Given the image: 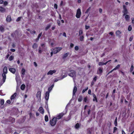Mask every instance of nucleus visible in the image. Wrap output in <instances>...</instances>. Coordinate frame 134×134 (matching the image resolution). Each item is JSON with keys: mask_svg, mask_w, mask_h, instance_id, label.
<instances>
[{"mask_svg": "<svg viewBox=\"0 0 134 134\" xmlns=\"http://www.w3.org/2000/svg\"><path fill=\"white\" fill-rule=\"evenodd\" d=\"M7 69L6 66H5L3 69V73L2 74L3 81L1 80L0 81V85H2L5 82L6 79L5 74L7 73Z\"/></svg>", "mask_w": 134, "mask_h": 134, "instance_id": "f257e3e1", "label": "nucleus"}, {"mask_svg": "<svg viewBox=\"0 0 134 134\" xmlns=\"http://www.w3.org/2000/svg\"><path fill=\"white\" fill-rule=\"evenodd\" d=\"M56 118L55 117H54L50 121V123L51 126H53L56 124Z\"/></svg>", "mask_w": 134, "mask_h": 134, "instance_id": "f03ea898", "label": "nucleus"}, {"mask_svg": "<svg viewBox=\"0 0 134 134\" xmlns=\"http://www.w3.org/2000/svg\"><path fill=\"white\" fill-rule=\"evenodd\" d=\"M62 49V48L61 47H56L53 49L52 51L53 52V53L56 54L59 52Z\"/></svg>", "mask_w": 134, "mask_h": 134, "instance_id": "7ed1b4c3", "label": "nucleus"}, {"mask_svg": "<svg viewBox=\"0 0 134 134\" xmlns=\"http://www.w3.org/2000/svg\"><path fill=\"white\" fill-rule=\"evenodd\" d=\"M70 73L68 74V75L72 77H75L76 72L74 70H72L70 71Z\"/></svg>", "mask_w": 134, "mask_h": 134, "instance_id": "20e7f679", "label": "nucleus"}, {"mask_svg": "<svg viewBox=\"0 0 134 134\" xmlns=\"http://www.w3.org/2000/svg\"><path fill=\"white\" fill-rule=\"evenodd\" d=\"M81 14V9L80 8H78L77 10L76 16L77 18H79L80 17Z\"/></svg>", "mask_w": 134, "mask_h": 134, "instance_id": "39448f33", "label": "nucleus"}, {"mask_svg": "<svg viewBox=\"0 0 134 134\" xmlns=\"http://www.w3.org/2000/svg\"><path fill=\"white\" fill-rule=\"evenodd\" d=\"M123 10L122 11V13H124L123 15L125 16L126 14H128V12L127 10V9L126 6L124 5H123Z\"/></svg>", "mask_w": 134, "mask_h": 134, "instance_id": "423d86ee", "label": "nucleus"}, {"mask_svg": "<svg viewBox=\"0 0 134 134\" xmlns=\"http://www.w3.org/2000/svg\"><path fill=\"white\" fill-rule=\"evenodd\" d=\"M18 31L16 30L14 31V33L11 34V36L13 37H16V36H18Z\"/></svg>", "mask_w": 134, "mask_h": 134, "instance_id": "0eeeda50", "label": "nucleus"}, {"mask_svg": "<svg viewBox=\"0 0 134 134\" xmlns=\"http://www.w3.org/2000/svg\"><path fill=\"white\" fill-rule=\"evenodd\" d=\"M56 72V70H50L47 73V75H52L53 73H55Z\"/></svg>", "mask_w": 134, "mask_h": 134, "instance_id": "6e6552de", "label": "nucleus"}, {"mask_svg": "<svg viewBox=\"0 0 134 134\" xmlns=\"http://www.w3.org/2000/svg\"><path fill=\"white\" fill-rule=\"evenodd\" d=\"M6 21L8 23H10L12 19L10 15H9L7 16L6 18Z\"/></svg>", "mask_w": 134, "mask_h": 134, "instance_id": "1a4fd4ad", "label": "nucleus"}, {"mask_svg": "<svg viewBox=\"0 0 134 134\" xmlns=\"http://www.w3.org/2000/svg\"><path fill=\"white\" fill-rule=\"evenodd\" d=\"M103 68H99L97 72V74H100L102 73L103 72Z\"/></svg>", "mask_w": 134, "mask_h": 134, "instance_id": "9d476101", "label": "nucleus"}, {"mask_svg": "<svg viewBox=\"0 0 134 134\" xmlns=\"http://www.w3.org/2000/svg\"><path fill=\"white\" fill-rule=\"evenodd\" d=\"M49 92H47L46 93L45 98L46 100L47 101L49 99Z\"/></svg>", "mask_w": 134, "mask_h": 134, "instance_id": "9b49d317", "label": "nucleus"}, {"mask_svg": "<svg viewBox=\"0 0 134 134\" xmlns=\"http://www.w3.org/2000/svg\"><path fill=\"white\" fill-rule=\"evenodd\" d=\"M41 92L40 91H38L37 93L36 97L38 98L41 99Z\"/></svg>", "mask_w": 134, "mask_h": 134, "instance_id": "f8f14e48", "label": "nucleus"}, {"mask_svg": "<svg viewBox=\"0 0 134 134\" xmlns=\"http://www.w3.org/2000/svg\"><path fill=\"white\" fill-rule=\"evenodd\" d=\"M16 95V93H15L14 94L12 95L10 97L11 100L12 101V100L14 99Z\"/></svg>", "mask_w": 134, "mask_h": 134, "instance_id": "ddd939ff", "label": "nucleus"}, {"mask_svg": "<svg viewBox=\"0 0 134 134\" xmlns=\"http://www.w3.org/2000/svg\"><path fill=\"white\" fill-rule=\"evenodd\" d=\"M9 70L11 72H12L13 74H14L16 71L15 69L14 68H9Z\"/></svg>", "mask_w": 134, "mask_h": 134, "instance_id": "4468645a", "label": "nucleus"}, {"mask_svg": "<svg viewBox=\"0 0 134 134\" xmlns=\"http://www.w3.org/2000/svg\"><path fill=\"white\" fill-rule=\"evenodd\" d=\"M121 33V32L119 30L116 31V36H118L119 37H120V34Z\"/></svg>", "mask_w": 134, "mask_h": 134, "instance_id": "2eb2a0df", "label": "nucleus"}, {"mask_svg": "<svg viewBox=\"0 0 134 134\" xmlns=\"http://www.w3.org/2000/svg\"><path fill=\"white\" fill-rule=\"evenodd\" d=\"M77 91V88L76 86H75L74 87L73 92V96L75 94V93Z\"/></svg>", "mask_w": 134, "mask_h": 134, "instance_id": "dca6fc26", "label": "nucleus"}, {"mask_svg": "<svg viewBox=\"0 0 134 134\" xmlns=\"http://www.w3.org/2000/svg\"><path fill=\"white\" fill-rule=\"evenodd\" d=\"M43 50L44 51V49L43 48L42 49V48L40 47H39L38 48V53H39L41 54Z\"/></svg>", "mask_w": 134, "mask_h": 134, "instance_id": "f3484780", "label": "nucleus"}, {"mask_svg": "<svg viewBox=\"0 0 134 134\" xmlns=\"http://www.w3.org/2000/svg\"><path fill=\"white\" fill-rule=\"evenodd\" d=\"M40 112L42 114H43L44 113V110L42 107H40L39 109Z\"/></svg>", "mask_w": 134, "mask_h": 134, "instance_id": "a211bd4d", "label": "nucleus"}, {"mask_svg": "<svg viewBox=\"0 0 134 134\" xmlns=\"http://www.w3.org/2000/svg\"><path fill=\"white\" fill-rule=\"evenodd\" d=\"M5 9L2 7L0 6V11L2 12H5Z\"/></svg>", "mask_w": 134, "mask_h": 134, "instance_id": "6ab92c4d", "label": "nucleus"}, {"mask_svg": "<svg viewBox=\"0 0 134 134\" xmlns=\"http://www.w3.org/2000/svg\"><path fill=\"white\" fill-rule=\"evenodd\" d=\"M37 47L38 45L36 43H34L32 46V48L34 49L37 48Z\"/></svg>", "mask_w": 134, "mask_h": 134, "instance_id": "aec40b11", "label": "nucleus"}, {"mask_svg": "<svg viewBox=\"0 0 134 134\" xmlns=\"http://www.w3.org/2000/svg\"><path fill=\"white\" fill-rule=\"evenodd\" d=\"M130 17L128 15H126L125 16V18L126 21H128L129 20Z\"/></svg>", "mask_w": 134, "mask_h": 134, "instance_id": "412c9836", "label": "nucleus"}, {"mask_svg": "<svg viewBox=\"0 0 134 134\" xmlns=\"http://www.w3.org/2000/svg\"><path fill=\"white\" fill-rule=\"evenodd\" d=\"M25 87V85L24 84H23L21 85L20 87V88L22 90H24Z\"/></svg>", "mask_w": 134, "mask_h": 134, "instance_id": "4be33fe9", "label": "nucleus"}, {"mask_svg": "<svg viewBox=\"0 0 134 134\" xmlns=\"http://www.w3.org/2000/svg\"><path fill=\"white\" fill-rule=\"evenodd\" d=\"M117 118L116 117V118L115 119V120L114 122L115 125L116 126H117Z\"/></svg>", "mask_w": 134, "mask_h": 134, "instance_id": "5701e85b", "label": "nucleus"}, {"mask_svg": "<svg viewBox=\"0 0 134 134\" xmlns=\"http://www.w3.org/2000/svg\"><path fill=\"white\" fill-rule=\"evenodd\" d=\"M41 46L42 48L44 49H46V48L45 47V44H41Z\"/></svg>", "mask_w": 134, "mask_h": 134, "instance_id": "b1692460", "label": "nucleus"}, {"mask_svg": "<svg viewBox=\"0 0 134 134\" xmlns=\"http://www.w3.org/2000/svg\"><path fill=\"white\" fill-rule=\"evenodd\" d=\"M68 54H69L68 53H66L64 55L63 57V59L65 58L66 57L68 56Z\"/></svg>", "mask_w": 134, "mask_h": 134, "instance_id": "393cba45", "label": "nucleus"}, {"mask_svg": "<svg viewBox=\"0 0 134 134\" xmlns=\"http://www.w3.org/2000/svg\"><path fill=\"white\" fill-rule=\"evenodd\" d=\"M45 120L46 122L48 121V117L47 115H46L45 116Z\"/></svg>", "mask_w": 134, "mask_h": 134, "instance_id": "a878e982", "label": "nucleus"}, {"mask_svg": "<svg viewBox=\"0 0 134 134\" xmlns=\"http://www.w3.org/2000/svg\"><path fill=\"white\" fill-rule=\"evenodd\" d=\"M25 69L23 68L22 69V70H21V73L23 75H24L25 74Z\"/></svg>", "mask_w": 134, "mask_h": 134, "instance_id": "bb28decb", "label": "nucleus"}, {"mask_svg": "<svg viewBox=\"0 0 134 134\" xmlns=\"http://www.w3.org/2000/svg\"><path fill=\"white\" fill-rule=\"evenodd\" d=\"M14 57L13 55L11 56L9 58V59L10 61H11L13 59Z\"/></svg>", "mask_w": 134, "mask_h": 134, "instance_id": "cd10ccee", "label": "nucleus"}, {"mask_svg": "<svg viewBox=\"0 0 134 134\" xmlns=\"http://www.w3.org/2000/svg\"><path fill=\"white\" fill-rule=\"evenodd\" d=\"M82 97L81 96H80L79 98L78 99V101L80 102L82 100Z\"/></svg>", "mask_w": 134, "mask_h": 134, "instance_id": "c85d7f7f", "label": "nucleus"}, {"mask_svg": "<svg viewBox=\"0 0 134 134\" xmlns=\"http://www.w3.org/2000/svg\"><path fill=\"white\" fill-rule=\"evenodd\" d=\"M92 95L93 97L94 98H95L96 101V102H97V100L96 95L93 93Z\"/></svg>", "mask_w": 134, "mask_h": 134, "instance_id": "c756f323", "label": "nucleus"}, {"mask_svg": "<svg viewBox=\"0 0 134 134\" xmlns=\"http://www.w3.org/2000/svg\"><path fill=\"white\" fill-rule=\"evenodd\" d=\"M79 127V125L78 123H77L75 126V127L76 129H78Z\"/></svg>", "mask_w": 134, "mask_h": 134, "instance_id": "7c9ffc66", "label": "nucleus"}, {"mask_svg": "<svg viewBox=\"0 0 134 134\" xmlns=\"http://www.w3.org/2000/svg\"><path fill=\"white\" fill-rule=\"evenodd\" d=\"M51 27V25H47L45 28V30L46 31L47 30Z\"/></svg>", "mask_w": 134, "mask_h": 134, "instance_id": "2f4dec72", "label": "nucleus"}, {"mask_svg": "<svg viewBox=\"0 0 134 134\" xmlns=\"http://www.w3.org/2000/svg\"><path fill=\"white\" fill-rule=\"evenodd\" d=\"M67 76V74H65L63 75L62 77L60 79H62L65 77H66Z\"/></svg>", "mask_w": 134, "mask_h": 134, "instance_id": "473e14b6", "label": "nucleus"}, {"mask_svg": "<svg viewBox=\"0 0 134 134\" xmlns=\"http://www.w3.org/2000/svg\"><path fill=\"white\" fill-rule=\"evenodd\" d=\"M84 38L83 36H81L80 38V41H83V40Z\"/></svg>", "mask_w": 134, "mask_h": 134, "instance_id": "72a5a7b5", "label": "nucleus"}, {"mask_svg": "<svg viewBox=\"0 0 134 134\" xmlns=\"http://www.w3.org/2000/svg\"><path fill=\"white\" fill-rule=\"evenodd\" d=\"M0 30L1 32H3L4 31V27L2 26L0 27Z\"/></svg>", "mask_w": 134, "mask_h": 134, "instance_id": "f704fd0d", "label": "nucleus"}, {"mask_svg": "<svg viewBox=\"0 0 134 134\" xmlns=\"http://www.w3.org/2000/svg\"><path fill=\"white\" fill-rule=\"evenodd\" d=\"M120 66V65L118 64L116 67H115L114 69V70H116V69H118Z\"/></svg>", "mask_w": 134, "mask_h": 134, "instance_id": "c9c22d12", "label": "nucleus"}, {"mask_svg": "<svg viewBox=\"0 0 134 134\" xmlns=\"http://www.w3.org/2000/svg\"><path fill=\"white\" fill-rule=\"evenodd\" d=\"M4 103V99H2L1 101V104L2 105H3Z\"/></svg>", "mask_w": 134, "mask_h": 134, "instance_id": "e433bc0d", "label": "nucleus"}, {"mask_svg": "<svg viewBox=\"0 0 134 134\" xmlns=\"http://www.w3.org/2000/svg\"><path fill=\"white\" fill-rule=\"evenodd\" d=\"M65 114L64 113H60L59 114V115L61 117V118H62Z\"/></svg>", "mask_w": 134, "mask_h": 134, "instance_id": "4c0bfd02", "label": "nucleus"}, {"mask_svg": "<svg viewBox=\"0 0 134 134\" xmlns=\"http://www.w3.org/2000/svg\"><path fill=\"white\" fill-rule=\"evenodd\" d=\"M132 30V27L131 25H129L128 27V30L130 31Z\"/></svg>", "mask_w": 134, "mask_h": 134, "instance_id": "58836bf2", "label": "nucleus"}, {"mask_svg": "<svg viewBox=\"0 0 134 134\" xmlns=\"http://www.w3.org/2000/svg\"><path fill=\"white\" fill-rule=\"evenodd\" d=\"M91 8L90 7H89L86 10L85 12L86 13H88L89 11L90 10Z\"/></svg>", "mask_w": 134, "mask_h": 134, "instance_id": "ea45409f", "label": "nucleus"}, {"mask_svg": "<svg viewBox=\"0 0 134 134\" xmlns=\"http://www.w3.org/2000/svg\"><path fill=\"white\" fill-rule=\"evenodd\" d=\"M21 17H18L16 20V21L18 22L21 19Z\"/></svg>", "mask_w": 134, "mask_h": 134, "instance_id": "a19ab883", "label": "nucleus"}, {"mask_svg": "<svg viewBox=\"0 0 134 134\" xmlns=\"http://www.w3.org/2000/svg\"><path fill=\"white\" fill-rule=\"evenodd\" d=\"M61 118V117L60 116H59V115L57 116L56 118H56V120H57V119H60Z\"/></svg>", "mask_w": 134, "mask_h": 134, "instance_id": "79ce46f5", "label": "nucleus"}, {"mask_svg": "<svg viewBox=\"0 0 134 134\" xmlns=\"http://www.w3.org/2000/svg\"><path fill=\"white\" fill-rule=\"evenodd\" d=\"M36 33V32L34 30L33 31H30V33L32 34H35Z\"/></svg>", "mask_w": 134, "mask_h": 134, "instance_id": "37998d69", "label": "nucleus"}, {"mask_svg": "<svg viewBox=\"0 0 134 134\" xmlns=\"http://www.w3.org/2000/svg\"><path fill=\"white\" fill-rule=\"evenodd\" d=\"M99 65L101 66L104 65L103 63L101 62H100L99 63Z\"/></svg>", "mask_w": 134, "mask_h": 134, "instance_id": "c03bdc74", "label": "nucleus"}, {"mask_svg": "<svg viewBox=\"0 0 134 134\" xmlns=\"http://www.w3.org/2000/svg\"><path fill=\"white\" fill-rule=\"evenodd\" d=\"M88 89V87H87L86 88L83 89V90L82 92L83 93H84Z\"/></svg>", "mask_w": 134, "mask_h": 134, "instance_id": "a18cd8bd", "label": "nucleus"}, {"mask_svg": "<svg viewBox=\"0 0 134 134\" xmlns=\"http://www.w3.org/2000/svg\"><path fill=\"white\" fill-rule=\"evenodd\" d=\"M83 33L82 31V30H79V35H80L81 34H82Z\"/></svg>", "mask_w": 134, "mask_h": 134, "instance_id": "49530a36", "label": "nucleus"}, {"mask_svg": "<svg viewBox=\"0 0 134 134\" xmlns=\"http://www.w3.org/2000/svg\"><path fill=\"white\" fill-rule=\"evenodd\" d=\"M117 128L116 127H114V131H113V133H114L117 130Z\"/></svg>", "mask_w": 134, "mask_h": 134, "instance_id": "de8ad7c7", "label": "nucleus"}, {"mask_svg": "<svg viewBox=\"0 0 134 134\" xmlns=\"http://www.w3.org/2000/svg\"><path fill=\"white\" fill-rule=\"evenodd\" d=\"M133 67L132 65H131V68H130V71L131 72L132 71L133 69Z\"/></svg>", "mask_w": 134, "mask_h": 134, "instance_id": "09e8293b", "label": "nucleus"}, {"mask_svg": "<svg viewBox=\"0 0 134 134\" xmlns=\"http://www.w3.org/2000/svg\"><path fill=\"white\" fill-rule=\"evenodd\" d=\"M133 38V36H131L130 37V39H129L130 41H131L132 40Z\"/></svg>", "mask_w": 134, "mask_h": 134, "instance_id": "8fccbe9b", "label": "nucleus"}, {"mask_svg": "<svg viewBox=\"0 0 134 134\" xmlns=\"http://www.w3.org/2000/svg\"><path fill=\"white\" fill-rule=\"evenodd\" d=\"M42 32H41L39 34L38 36V38H40V37L42 35Z\"/></svg>", "mask_w": 134, "mask_h": 134, "instance_id": "3c124183", "label": "nucleus"}, {"mask_svg": "<svg viewBox=\"0 0 134 134\" xmlns=\"http://www.w3.org/2000/svg\"><path fill=\"white\" fill-rule=\"evenodd\" d=\"M57 23L58 25L60 26V21L59 20H58L57 21Z\"/></svg>", "mask_w": 134, "mask_h": 134, "instance_id": "603ef678", "label": "nucleus"}, {"mask_svg": "<svg viewBox=\"0 0 134 134\" xmlns=\"http://www.w3.org/2000/svg\"><path fill=\"white\" fill-rule=\"evenodd\" d=\"M8 4V3L6 1H5L4 3V4L5 5H7Z\"/></svg>", "mask_w": 134, "mask_h": 134, "instance_id": "864d4df0", "label": "nucleus"}, {"mask_svg": "<svg viewBox=\"0 0 134 134\" xmlns=\"http://www.w3.org/2000/svg\"><path fill=\"white\" fill-rule=\"evenodd\" d=\"M75 49L76 51H77L79 49V47L77 46H76L75 47Z\"/></svg>", "mask_w": 134, "mask_h": 134, "instance_id": "5fc2aeb1", "label": "nucleus"}, {"mask_svg": "<svg viewBox=\"0 0 134 134\" xmlns=\"http://www.w3.org/2000/svg\"><path fill=\"white\" fill-rule=\"evenodd\" d=\"M52 88H51V87H49L48 89V92H49V93H50V92L51 91Z\"/></svg>", "mask_w": 134, "mask_h": 134, "instance_id": "6e6d98bb", "label": "nucleus"}, {"mask_svg": "<svg viewBox=\"0 0 134 134\" xmlns=\"http://www.w3.org/2000/svg\"><path fill=\"white\" fill-rule=\"evenodd\" d=\"M10 51L12 52H14L15 51V50L14 49H10Z\"/></svg>", "mask_w": 134, "mask_h": 134, "instance_id": "4d7b16f0", "label": "nucleus"}, {"mask_svg": "<svg viewBox=\"0 0 134 134\" xmlns=\"http://www.w3.org/2000/svg\"><path fill=\"white\" fill-rule=\"evenodd\" d=\"M132 20V23L133 24H134V19L133 18H131Z\"/></svg>", "mask_w": 134, "mask_h": 134, "instance_id": "13d9d810", "label": "nucleus"}, {"mask_svg": "<svg viewBox=\"0 0 134 134\" xmlns=\"http://www.w3.org/2000/svg\"><path fill=\"white\" fill-rule=\"evenodd\" d=\"M54 8L56 9L57 8V4H54Z\"/></svg>", "mask_w": 134, "mask_h": 134, "instance_id": "bf43d9fd", "label": "nucleus"}, {"mask_svg": "<svg viewBox=\"0 0 134 134\" xmlns=\"http://www.w3.org/2000/svg\"><path fill=\"white\" fill-rule=\"evenodd\" d=\"M94 83V81L93 80L91 83V86H92L93 85Z\"/></svg>", "mask_w": 134, "mask_h": 134, "instance_id": "052dcab7", "label": "nucleus"}, {"mask_svg": "<svg viewBox=\"0 0 134 134\" xmlns=\"http://www.w3.org/2000/svg\"><path fill=\"white\" fill-rule=\"evenodd\" d=\"M88 93L89 94H91V91L90 89L88 91Z\"/></svg>", "mask_w": 134, "mask_h": 134, "instance_id": "680f3d73", "label": "nucleus"}, {"mask_svg": "<svg viewBox=\"0 0 134 134\" xmlns=\"http://www.w3.org/2000/svg\"><path fill=\"white\" fill-rule=\"evenodd\" d=\"M87 100V97H85L84 98V101L85 102H86V101Z\"/></svg>", "mask_w": 134, "mask_h": 134, "instance_id": "e2e57ef3", "label": "nucleus"}, {"mask_svg": "<svg viewBox=\"0 0 134 134\" xmlns=\"http://www.w3.org/2000/svg\"><path fill=\"white\" fill-rule=\"evenodd\" d=\"M7 102L8 104H10L11 102L10 100H7Z\"/></svg>", "mask_w": 134, "mask_h": 134, "instance_id": "0e129e2a", "label": "nucleus"}, {"mask_svg": "<svg viewBox=\"0 0 134 134\" xmlns=\"http://www.w3.org/2000/svg\"><path fill=\"white\" fill-rule=\"evenodd\" d=\"M97 77L96 76H95L93 79V81H94L95 82L96 80H97Z\"/></svg>", "mask_w": 134, "mask_h": 134, "instance_id": "69168bd1", "label": "nucleus"}, {"mask_svg": "<svg viewBox=\"0 0 134 134\" xmlns=\"http://www.w3.org/2000/svg\"><path fill=\"white\" fill-rule=\"evenodd\" d=\"M102 11V10L101 8H99V12L100 13H101Z\"/></svg>", "mask_w": 134, "mask_h": 134, "instance_id": "338daca9", "label": "nucleus"}, {"mask_svg": "<svg viewBox=\"0 0 134 134\" xmlns=\"http://www.w3.org/2000/svg\"><path fill=\"white\" fill-rule=\"evenodd\" d=\"M113 34H114V33L113 32H110L109 33V34L111 36H112L113 35Z\"/></svg>", "mask_w": 134, "mask_h": 134, "instance_id": "774afa93", "label": "nucleus"}]
</instances>
